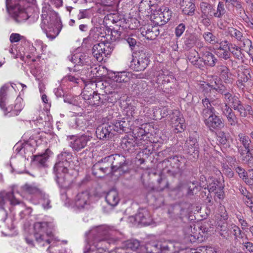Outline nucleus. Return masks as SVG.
I'll return each mask as SVG.
<instances>
[{
    "label": "nucleus",
    "mask_w": 253,
    "mask_h": 253,
    "mask_svg": "<svg viewBox=\"0 0 253 253\" xmlns=\"http://www.w3.org/2000/svg\"><path fill=\"white\" fill-rule=\"evenodd\" d=\"M92 174L98 172L111 173L128 172V163L122 155L114 154L104 158L101 162L96 163L92 167Z\"/></svg>",
    "instance_id": "nucleus-1"
},
{
    "label": "nucleus",
    "mask_w": 253,
    "mask_h": 253,
    "mask_svg": "<svg viewBox=\"0 0 253 253\" xmlns=\"http://www.w3.org/2000/svg\"><path fill=\"white\" fill-rule=\"evenodd\" d=\"M41 28L47 38L53 40L59 34L60 28L57 13L51 9L50 4L44 3L42 8Z\"/></svg>",
    "instance_id": "nucleus-2"
},
{
    "label": "nucleus",
    "mask_w": 253,
    "mask_h": 253,
    "mask_svg": "<svg viewBox=\"0 0 253 253\" xmlns=\"http://www.w3.org/2000/svg\"><path fill=\"white\" fill-rule=\"evenodd\" d=\"M97 233V237H95L93 242L87 241L84 247V253H108V252L103 248L99 246V244L96 242L100 240L112 239L113 241L118 240L116 237V232L109 229L106 227H99L95 229L91 230L88 234L89 237L93 235L95 233Z\"/></svg>",
    "instance_id": "nucleus-3"
},
{
    "label": "nucleus",
    "mask_w": 253,
    "mask_h": 253,
    "mask_svg": "<svg viewBox=\"0 0 253 253\" xmlns=\"http://www.w3.org/2000/svg\"><path fill=\"white\" fill-rule=\"evenodd\" d=\"M217 79H213L210 83L203 82L200 83V87L202 89L205 98L202 100L203 109L202 112L203 117H206L210 113L214 112L211 102L215 96L216 92L223 93V85H219L216 82Z\"/></svg>",
    "instance_id": "nucleus-4"
},
{
    "label": "nucleus",
    "mask_w": 253,
    "mask_h": 253,
    "mask_svg": "<svg viewBox=\"0 0 253 253\" xmlns=\"http://www.w3.org/2000/svg\"><path fill=\"white\" fill-rule=\"evenodd\" d=\"M48 224L45 222H38L34 224V236L36 241L41 246H47L56 241L53 234L47 230Z\"/></svg>",
    "instance_id": "nucleus-5"
},
{
    "label": "nucleus",
    "mask_w": 253,
    "mask_h": 253,
    "mask_svg": "<svg viewBox=\"0 0 253 253\" xmlns=\"http://www.w3.org/2000/svg\"><path fill=\"white\" fill-rule=\"evenodd\" d=\"M11 0H6V6L7 11L15 18L18 22H22L26 20L29 19L30 22H34L38 18V14L34 13L33 16H29L20 4H16L14 6L10 5Z\"/></svg>",
    "instance_id": "nucleus-6"
},
{
    "label": "nucleus",
    "mask_w": 253,
    "mask_h": 253,
    "mask_svg": "<svg viewBox=\"0 0 253 253\" xmlns=\"http://www.w3.org/2000/svg\"><path fill=\"white\" fill-rule=\"evenodd\" d=\"M200 183L201 187L205 189L207 188L210 193L214 192L215 196L219 199H223L224 198V193L223 191V186L222 183L215 179L213 176H209L208 179L204 175H202L200 177Z\"/></svg>",
    "instance_id": "nucleus-7"
},
{
    "label": "nucleus",
    "mask_w": 253,
    "mask_h": 253,
    "mask_svg": "<svg viewBox=\"0 0 253 253\" xmlns=\"http://www.w3.org/2000/svg\"><path fill=\"white\" fill-rule=\"evenodd\" d=\"M184 159L180 156H174L164 160L162 163L161 174H175L179 172L180 166L184 163Z\"/></svg>",
    "instance_id": "nucleus-8"
},
{
    "label": "nucleus",
    "mask_w": 253,
    "mask_h": 253,
    "mask_svg": "<svg viewBox=\"0 0 253 253\" xmlns=\"http://www.w3.org/2000/svg\"><path fill=\"white\" fill-rule=\"evenodd\" d=\"M129 75L130 73L126 72L114 73V75L112 77L111 83L109 85L105 87V92L109 94L118 92V90L122 87V84L129 81Z\"/></svg>",
    "instance_id": "nucleus-9"
},
{
    "label": "nucleus",
    "mask_w": 253,
    "mask_h": 253,
    "mask_svg": "<svg viewBox=\"0 0 253 253\" xmlns=\"http://www.w3.org/2000/svg\"><path fill=\"white\" fill-rule=\"evenodd\" d=\"M153 81L158 84V87L164 92H169L173 85L174 77L168 74V71L161 70L157 72Z\"/></svg>",
    "instance_id": "nucleus-10"
},
{
    "label": "nucleus",
    "mask_w": 253,
    "mask_h": 253,
    "mask_svg": "<svg viewBox=\"0 0 253 253\" xmlns=\"http://www.w3.org/2000/svg\"><path fill=\"white\" fill-rule=\"evenodd\" d=\"M113 49L111 43L108 42H100L93 46L92 54L98 61L101 62L104 57L110 55Z\"/></svg>",
    "instance_id": "nucleus-11"
},
{
    "label": "nucleus",
    "mask_w": 253,
    "mask_h": 253,
    "mask_svg": "<svg viewBox=\"0 0 253 253\" xmlns=\"http://www.w3.org/2000/svg\"><path fill=\"white\" fill-rule=\"evenodd\" d=\"M92 137L85 134L69 135L67 136L69 145L75 151H79L85 148Z\"/></svg>",
    "instance_id": "nucleus-12"
},
{
    "label": "nucleus",
    "mask_w": 253,
    "mask_h": 253,
    "mask_svg": "<svg viewBox=\"0 0 253 253\" xmlns=\"http://www.w3.org/2000/svg\"><path fill=\"white\" fill-rule=\"evenodd\" d=\"M133 59L130 63V67L134 71L144 70L149 63V58L143 51H140L132 55Z\"/></svg>",
    "instance_id": "nucleus-13"
},
{
    "label": "nucleus",
    "mask_w": 253,
    "mask_h": 253,
    "mask_svg": "<svg viewBox=\"0 0 253 253\" xmlns=\"http://www.w3.org/2000/svg\"><path fill=\"white\" fill-rule=\"evenodd\" d=\"M169 250V246L166 242L153 241L148 243L145 246H141V253H161Z\"/></svg>",
    "instance_id": "nucleus-14"
},
{
    "label": "nucleus",
    "mask_w": 253,
    "mask_h": 253,
    "mask_svg": "<svg viewBox=\"0 0 253 253\" xmlns=\"http://www.w3.org/2000/svg\"><path fill=\"white\" fill-rule=\"evenodd\" d=\"M203 117L205 125L211 131L224 126L223 121L215 114L214 112L210 113L206 117Z\"/></svg>",
    "instance_id": "nucleus-15"
},
{
    "label": "nucleus",
    "mask_w": 253,
    "mask_h": 253,
    "mask_svg": "<svg viewBox=\"0 0 253 253\" xmlns=\"http://www.w3.org/2000/svg\"><path fill=\"white\" fill-rule=\"evenodd\" d=\"M17 186L13 185L11 186V192L3 191L0 192V209H3L4 206L7 201H9L11 205H16L20 204V201L17 199L14 196Z\"/></svg>",
    "instance_id": "nucleus-16"
},
{
    "label": "nucleus",
    "mask_w": 253,
    "mask_h": 253,
    "mask_svg": "<svg viewBox=\"0 0 253 253\" xmlns=\"http://www.w3.org/2000/svg\"><path fill=\"white\" fill-rule=\"evenodd\" d=\"M25 106V104L23 99L18 96L14 102V105L3 108H1L4 112L5 115H8L9 117H13L18 116Z\"/></svg>",
    "instance_id": "nucleus-17"
},
{
    "label": "nucleus",
    "mask_w": 253,
    "mask_h": 253,
    "mask_svg": "<svg viewBox=\"0 0 253 253\" xmlns=\"http://www.w3.org/2000/svg\"><path fill=\"white\" fill-rule=\"evenodd\" d=\"M170 125L174 128L175 133L180 132L184 130L185 125L184 120L180 113L175 111L173 112L170 117Z\"/></svg>",
    "instance_id": "nucleus-18"
},
{
    "label": "nucleus",
    "mask_w": 253,
    "mask_h": 253,
    "mask_svg": "<svg viewBox=\"0 0 253 253\" xmlns=\"http://www.w3.org/2000/svg\"><path fill=\"white\" fill-rule=\"evenodd\" d=\"M76 66H86V68L91 67V61L88 55L83 52H76L74 54L71 59Z\"/></svg>",
    "instance_id": "nucleus-19"
},
{
    "label": "nucleus",
    "mask_w": 253,
    "mask_h": 253,
    "mask_svg": "<svg viewBox=\"0 0 253 253\" xmlns=\"http://www.w3.org/2000/svg\"><path fill=\"white\" fill-rule=\"evenodd\" d=\"M184 148L186 152L193 157V160L198 158V144L196 138L190 136L185 142Z\"/></svg>",
    "instance_id": "nucleus-20"
},
{
    "label": "nucleus",
    "mask_w": 253,
    "mask_h": 253,
    "mask_svg": "<svg viewBox=\"0 0 253 253\" xmlns=\"http://www.w3.org/2000/svg\"><path fill=\"white\" fill-rule=\"evenodd\" d=\"M97 137L100 139L109 138L114 134L113 126L109 124H104L97 127L96 130Z\"/></svg>",
    "instance_id": "nucleus-21"
},
{
    "label": "nucleus",
    "mask_w": 253,
    "mask_h": 253,
    "mask_svg": "<svg viewBox=\"0 0 253 253\" xmlns=\"http://www.w3.org/2000/svg\"><path fill=\"white\" fill-rule=\"evenodd\" d=\"M140 32L143 37L150 40L155 39L160 34L159 28L157 26L148 25L145 26L141 28Z\"/></svg>",
    "instance_id": "nucleus-22"
},
{
    "label": "nucleus",
    "mask_w": 253,
    "mask_h": 253,
    "mask_svg": "<svg viewBox=\"0 0 253 253\" xmlns=\"http://www.w3.org/2000/svg\"><path fill=\"white\" fill-rule=\"evenodd\" d=\"M89 197L87 191L79 193L75 199V206L79 209L87 208L90 204Z\"/></svg>",
    "instance_id": "nucleus-23"
},
{
    "label": "nucleus",
    "mask_w": 253,
    "mask_h": 253,
    "mask_svg": "<svg viewBox=\"0 0 253 253\" xmlns=\"http://www.w3.org/2000/svg\"><path fill=\"white\" fill-rule=\"evenodd\" d=\"M134 221L138 224L143 225L150 224L152 219L150 213L146 210H142L135 214L134 217Z\"/></svg>",
    "instance_id": "nucleus-24"
},
{
    "label": "nucleus",
    "mask_w": 253,
    "mask_h": 253,
    "mask_svg": "<svg viewBox=\"0 0 253 253\" xmlns=\"http://www.w3.org/2000/svg\"><path fill=\"white\" fill-rule=\"evenodd\" d=\"M251 71L250 68H246L244 66L239 68L237 73V79L238 82L241 84V85L244 86V84L251 79Z\"/></svg>",
    "instance_id": "nucleus-25"
},
{
    "label": "nucleus",
    "mask_w": 253,
    "mask_h": 253,
    "mask_svg": "<svg viewBox=\"0 0 253 253\" xmlns=\"http://www.w3.org/2000/svg\"><path fill=\"white\" fill-rule=\"evenodd\" d=\"M202 60L205 65L210 67L214 66L217 61L215 56L208 50L207 47L203 48Z\"/></svg>",
    "instance_id": "nucleus-26"
},
{
    "label": "nucleus",
    "mask_w": 253,
    "mask_h": 253,
    "mask_svg": "<svg viewBox=\"0 0 253 253\" xmlns=\"http://www.w3.org/2000/svg\"><path fill=\"white\" fill-rule=\"evenodd\" d=\"M180 8L184 14L191 15L195 11L193 0H180Z\"/></svg>",
    "instance_id": "nucleus-27"
},
{
    "label": "nucleus",
    "mask_w": 253,
    "mask_h": 253,
    "mask_svg": "<svg viewBox=\"0 0 253 253\" xmlns=\"http://www.w3.org/2000/svg\"><path fill=\"white\" fill-rule=\"evenodd\" d=\"M185 238L191 243H194L198 240L199 238V233L195 227L188 226L185 229Z\"/></svg>",
    "instance_id": "nucleus-28"
},
{
    "label": "nucleus",
    "mask_w": 253,
    "mask_h": 253,
    "mask_svg": "<svg viewBox=\"0 0 253 253\" xmlns=\"http://www.w3.org/2000/svg\"><path fill=\"white\" fill-rule=\"evenodd\" d=\"M105 200L108 205L115 207L120 201L118 192L115 189L109 190L106 194Z\"/></svg>",
    "instance_id": "nucleus-29"
},
{
    "label": "nucleus",
    "mask_w": 253,
    "mask_h": 253,
    "mask_svg": "<svg viewBox=\"0 0 253 253\" xmlns=\"http://www.w3.org/2000/svg\"><path fill=\"white\" fill-rule=\"evenodd\" d=\"M228 33L230 35L239 41H243L244 45H247L248 46H252V42L249 39H243V36L242 33L238 30L230 27L228 28Z\"/></svg>",
    "instance_id": "nucleus-30"
},
{
    "label": "nucleus",
    "mask_w": 253,
    "mask_h": 253,
    "mask_svg": "<svg viewBox=\"0 0 253 253\" xmlns=\"http://www.w3.org/2000/svg\"><path fill=\"white\" fill-rule=\"evenodd\" d=\"M224 101L231 105L234 110L241 103L239 98L234 95L227 92L224 93Z\"/></svg>",
    "instance_id": "nucleus-31"
},
{
    "label": "nucleus",
    "mask_w": 253,
    "mask_h": 253,
    "mask_svg": "<svg viewBox=\"0 0 253 253\" xmlns=\"http://www.w3.org/2000/svg\"><path fill=\"white\" fill-rule=\"evenodd\" d=\"M159 16H157L155 19L156 23L159 24V20L161 22H167L170 19L171 17V12L169 9L164 7L161 8V10L158 13Z\"/></svg>",
    "instance_id": "nucleus-32"
},
{
    "label": "nucleus",
    "mask_w": 253,
    "mask_h": 253,
    "mask_svg": "<svg viewBox=\"0 0 253 253\" xmlns=\"http://www.w3.org/2000/svg\"><path fill=\"white\" fill-rule=\"evenodd\" d=\"M140 242L134 239L129 240L125 243V248L130 251L131 252L134 251L135 252H139L141 253L142 251L140 250Z\"/></svg>",
    "instance_id": "nucleus-33"
},
{
    "label": "nucleus",
    "mask_w": 253,
    "mask_h": 253,
    "mask_svg": "<svg viewBox=\"0 0 253 253\" xmlns=\"http://www.w3.org/2000/svg\"><path fill=\"white\" fill-rule=\"evenodd\" d=\"M240 114L241 117L245 118L248 114H252L253 111L251 106L245 104L243 105L242 102L234 109Z\"/></svg>",
    "instance_id": "nucleus-34"
},
{
    "label": "nucleus",
    "mask_w": 253,
    "mask_h": 253,
    "mask_svg": "<svg viewBox=\"0 0 253 253\" xmlns=\"http://www.w3.org/2000/svg\"><path fill=\"white\" fill-rule=\"evenodd\" d=\"M113 126V132L116 131L119 133L125 131L127 127V123L122 120H116L111 125Z\"/></svg>",
    "instance_id": "nucleus-35"
},
{
    "label": "nucleus",
    "mask_w": 253,
    "mask_h": 253,
    "mask_svg": "<svg viewBox=\"0 0 253 253\" xmlns=\"http://www.w3.org/2000/svg\"><path fill=\"white\" fill-rule=\"evenodd\" d=\"M69 166V163L62 162V161H58L54 165L53 168V171L57 174L66 173L68 172V167Z\"/></svg>",
    "instance_id": "nucleus-36"
},
{
    "label": "nucleus",
    "mask_w": 253,
    "mask_h": 253,
    "mask_svg": "<svg viewBox=\"0 0 253 253\" xmlns=\"http://www.w3.org/2000/svg\"><path fill=\"white\" fill-rule=\"evenodd\" d=\"M38 191L39 189L36 187L25 184L21 187L20 191L17 190L16 192L20 193L22 196L24 197L27 194H34Z\"/></svg>",
    "instance_id": "nucleus-37"
},
{
    "label": "nucleus",
    "mask_w": 253,
    "mask_h": 253,
    "mask_svg": "<svg viewBox=\"0 0 253 253\" xmlns=\"http://www.w3.org/2000/svg\"><path fill=\"white\" fill-rule=\"evenodd\" d=\"M223 16L229 17L228 14L226 13L224 3L222 1H219L217 4L216 12L213 13V16L220 18Z\"/></svg>",
    "instance_id": "nucleus-38"
},
{
    "label": "nucleus",
    "mask_w": 253,
    "mask_h": 253,
    "mask_svg": "<svg viewBox=\"0 0 253 253\" xmlns=\"http://www.w3.org/2000/svg\"><path fill=\"white\" fill-rule=\"evenodd\" d=\"M212 6L206 2L200 3V9L202 12V17H208L212 9Z\"/></svg>",
    "instance_id": "nucleus-39"
},
{
    "label": "nucleus",
    "mask_w": 253,
    "mask_h": 253,
    "mask_svg": "<svg viewBox=\"0 0 253 253\" xmlns=\"http://www.w3.org/2000/svg\"><path fill=\"white\" fill-rule=\"evenodd\" d=\"M239 141L245 150L250 149V145L251 143V140L249 137L243 133H240L238 134Z\"/></svg>",
    "instance_id": "nucleus-40"
},
{
    "label": "nucleus",
    "mask_w": 253,
    "mask_h": 253,
    "mask_svg": "<svg viewBox=\"0 0 253 253\" xmlns=\"http://www.w3.org/2000/svg\"><path fill=\"white\" fill-rule=\"evenodd\" d=\"M9 88V85L5 84L0 89V107L3 108L5 106V100L6 99V92Z\"/></svg>",
    "instance_id": "nucleus-41"
},
{
    "label": "nucleus",
    "mask_w": 253,
    "mask_h": 253,
    "mask_svg": "<svg viewBox=\"0 0 253 253\" xmlns=\"http://www.w3.org/2000/svg\"><path fill=\"white\" fill-rule=\"evenodd\" d=\"M48 159V156L46 154L37 155L34 157V162L39 166L44 167Z\"/></svg>",
    "instance_id": "nucleus-42"
},
{
    "label": "nucleus",
    "mask_w": 253,
    "mask_h": 253,
    "mask_svg": "<svg viewBox=\"0 0 253 253\" xmlns=\"http://www.w3.org/2000/svg\"><path fill=\"white\" fill-rule=\"evenodd\" d=\"M246 190L244 192V190L242 189V193L245 196L244 199L245 203L250 209L251 212L253 213V198L251 194L247 193L246 194Z\"/></svg>",
    "instance_id": "nucleus-43"
},
{
    "label": "nucleus",
    "mask_w": 253,
    "mask_h": 253,
    "mask_svg": "<svg viewBox=\"0 0 253 253\" xmlns=\"http://www.w3.org/2000/svg\"><path fill=\"white\" fill-rule=\"evenodd\" d=\"M238 150L240 154L242 157V160L244 163L248 162L252 158L250 149L243 150V148L240 147L239 148Z\"/></svg>",
    "instance_id": "nucleus-44"
},
{
    "label": "nucleus",
    "mask_w": 253,
    "mask_h": 253,
    "mask_svg": "<svg viewBox=\"0 0 253 253\" xmlns=\"http://www.w3.org/2000/svg\"><path fill=\"white\" fill-rule=\"evenodd\" d=\"M218 73L224 79H227L230 74V70L226 66L220 65L217 66Z\"/></svg>",
    "instance_id": "nucleus-45"
},
{
    "label": "nucleus",
    "mask_w": 253,
    "mask_h": 253,
    "mask_svg": "<svg viewBox=\"0 0 253 253\" xmlns=\"http://www.w3.org/2000/svg\"><path fill=\"white\" fill-rule=\"evenodd\" d=\"M101 103L99 94L95 92L86 102L87 104L91 106H99Z\"/></svg>",
    "instance_id": "nucleus-46"
},
{
    "label": "nucleus",
    "mask_w": 253,
    "mask_h": 253,
    "mask_svg": "<svg viewBox=\"0 0 253 253\" xmlns=\"http://www.w3.org/2000/svg\"><path fill=\"white\" fill-rule=\"evenodd\" d=\"M95 92L90 87L86 85L82 93V96L84 101L86 103Z\"/></svg>",
    "instance_id": "nucleus-47"
},
{
    "label": "nucleus",
    "mask_w": 253,
    "mask_h": 253,
    "mask_svg": "<svg viewBox=\"0 0 253 253\" xmlns=\"http://www.w3.org/2000/svg\"><path fill=\"white\" fill-rule=\"evenodd\" d=\"M229 50L230 51V53H232L235 58L238 59H241L242 58L241 48L237 46L236 45L231 44Z\"/></svg>",
    "instance_id": "nucleus-48"
},
{
    "label": "nucleus",
    "mask_w": 253,
    "mask_h": 253,
    "mask_svg": "<svg viewBox=\"0 0 253 253\" xmlns=\"http://www.w3.org/2000/svg\"><path fill=\"white\" fill-rule=\"evenodd\" d=\"M203 37L204 38L206 42L209 43H210L211 44H214L217 42V39L211 32H205L203 35Z\"/></svg>",
    "instance_id": "nucleus-49"
},
{
    "label": "nucleus",
    "mask_w": 253,
    "mask_h": 253,
    "mask_svg": "<svg viewBox=\"0 0 253 253\" xmlns=\"http://www.w3.org/2000/svg\"><path fill=\"white\" fill-rule=\"evenodd\" d=\"M226 8H229L230 6L235 7L237 9H242V3L238 0H224Z\"/></svg>",
    "instance_id": "nucleus-50"
},
{
    "label": "nucleus",
    "mask_w": 253,
    "mask_h": 253,
    "mask_svg": "<svg viewBox=\"0 0 253 253\" xmlns=\"http://www.w3.org/2000/svg\"><path fill=\"white\" fill-rule=\"evenodd\" d=\"M228 124L231 126H235L238 123V119L233 111L225 116Z\"/></svg>",
    "instance_id": "nucleus-51"
},
{
    "label": "nucleus",
    "mask_w": 253,
    "mask_h": 253,
    "mask_svg": "<svg viewBox=\"0 0 253 253\" xmlns=\"http://www.w3.org/2000/svg\"><path fill=\"white\" fill-rule=\"evenodd\" d=\"M198 40L197 36L194 35H190L185 41V44L187 48H191L193 47Z\"/></svg>",
    "instance_id": "nucleus-52"
},
{
    "label": "nucleus",
    "mask_w": 253,
    "mask_h": 253,
    "mask_svg": "<svg viewBox=\"0 0 253 253\" xmlns=\"http://www.w3.org/2000/svg\"><path fill=\"white\" fill-rule=\"evenodd\" d=\"M72 157V155L71 153L66 151H64L61 152L60 154L58 155L57 160L62 161L65 163V162H68L69 161L71 160Z\"/></svg>",
    "instance_id": "nucleus-53"
},
{
    "label": "nucleus",
    "mask_w": 253,
    "mask_h": 253,
    "mask_svg": "<svg viewBox=\"0 0 253 253\" xmlns=\"http://www.w3.org/2000/svg\"><path fill=\"white\" fill-rule=\"evenodd\" d=\"M188 59L191 63L194 65L198 66L199 55L196 51L192 50L190 51L188 55Z\"/></svg>",
    "instance_id": "nucleus-54"
},
{
    "label": "nucleus",
    "mask_w": 253,
    "mask_h": 253,
    "mask_svg": "<svg viewBox=\"0 0 253 253\" xmlns=\"http://www.w3.org/2000/svg\"><path fill=\"white\" fill-rule=\"evenodd\" d=\"M65 175H58L56 178V181L60 186L66 188L69 186L70 182L66 180Z\"/></svg>",
    "instance_id": "nucleus-55"
},
{
    "label": "nucleus",
    "mask_w": 253,
    "mask_h": 253,
    "mask_svg": "<svg viewBox=\"0 0 253 253\" xmlns=\"http://www.w3.org/2000/svg\"><path fill=\"white\" fill-rule=\"evenodd\" d=\"M216 54L218 57L223 58L225 60L228 59L231 56L230 51L228 49L225 50H218Z\"/></svg>",
    "instance_id": "nucleus-56"
},
{
    "label": "nucleus",
    "mask_w": 253,
    "mask_h": 253,
    "mask_svg": "<svg viewBox=\"0 0 253 253\" xmlns=\"http://www.w3.org/2000/svg\"><path fill=\"white\" fill-rule=\"evenodd\" d=\"M126 114L128 117H133L136 113L135 106L130 104L126 108Z\"/></svg>",
    "instance_id": "nucleus-57"
},
{
    "label": "nucleus",
    "mask_w": 253,
    "mask_h": 253,
    "mask_svg": "<svg viewBox=\"0 0 253 253\" xmlns=\"http://www.w3.org/2000/svg\"><path fill=\"white\" fill-rule=\"evenodd\" d=\"M24 37L18 33H12L9 37L10 42L11 43L17 42L21 40L24 39Z\"/></svg>",
    "instance_id": "nucleus-58"
},
{
    "label": "nucleus",
    "mask_w": 253,
    "mask_h": 253,
    "mask_svg": "<svg viewBox=\"0 0 253 253\" xmlns=\"http://www.w3.org/2000/svg\"><path fill=\"white\" fill-rule=\"evenodd\" d=\"M185 30L184 24L181 23L179 24L175 28V33L177 37H180Z\"/></svg>",
    "instance_id": "nucleus-59"
},
{
    "label": "nucleus",
    "mask_w": 253,
    "mask_h": 253,
    "mask_svg": "<svg viewBox=\"0 0 253 253\" xmlns=\"http://www.w3.org/2000/svg\"><path fill=\"white\" fill-rule=\"evenodd\" d=\"M221 109L222 114L225 116L233 111L232 109L230 107L229 105L226 102H225L224 104L221 105Z\"/></svg>",
    "instance_id": "nucleus-60"
},
{
    "label": "nucleus",
    "mask_w": 253,
    "mask_h": 253,
    "mask_svg": "<svg viewBox=\"0 0 253 253\" xmlns=\"http://www.w3.org/2000/svg\"><path fill=\"white\" fill-rule=\"evenodd\" d=\"M232 229L234 232L233 234L235 236L236 239L243 238L241 230L238 226L235 225H233Z\"/></svg>",
    "instance_id": "nucleus-61"
},
{
    "label": "nucleus",
    "mask_w": 253,
    "mask_h": 253,
    "mask_svg": "<svg viewBox=\"0 0 253 253\" xmlns=\"http://www.w3.org/2000/svg\"><path fill=\"white\" fill-rule=\"evenodd\" d=\"M218 214H220V216L223 218V219L225 220L227 219V214L224 206L220 205L218 208Z\"/></svg>",
    "instance_id": "nucleus-62"
},
{
    "label": "nucleus",
    "mask_w": 253,
    "mask_h": 253,
    "mask_svg": "<svg viewBox=\"0 0 253 253\" xmlns=\"http://www.w3.org/2000/svg\"><path fill=\"white\" fill-rule=\"evenodd\" d=\"M50 201L47 196H44L42 200V205L44 209H48L51 207L50 205Z\"/></svg>",
    "instance_id": "nucleus-63"
},
{
    "label": "nucleus",
    "mask_w": 253,
    "mask_h": 253,
    "mask_svg": "<svg viewBox=\"0 0 253 253\" xmlns=\"http://www.w3.org/2000/svg\"><path fill=\"white\" fill-rule=\"evenodd\" d=\"M243 180L249 185L253 184V175H242Z\"/></svg>",
    "instance_id": "nucleus-64"
}]
</instances>
